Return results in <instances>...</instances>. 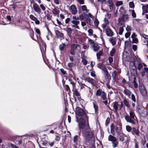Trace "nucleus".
<instances>
[{
	"mask_svg": "<svg viewBox=\"0 0 148 148\" xmlns=\"http://www.w3.org/2000/svg\"><path fill=\"white\" fill-rule=\"evenodd\" d=\"M76 114L77 121L79 123V128L84 129L82 132L83 137L87 140H95L93 130L90 127L88 123V122L86 124L84 120V118L87 120L88 119L84 111L80 108L77 107L76 108Z\"/></svg>",
	"mask_w": 148,
	"mask_h": 148,
	"instance_id": "1",
	"label": "nucleus"
},
{
	"mask_svg": "<svg viewBox=\"0 0 148 148\" xmlns=\"http://www.w3.org/2000/svg\"><path fill=\"white\" fill-rule=\"evenodd\" d=\"M111 132L113 133V132L116 131L117 133L121 132L122 131V124L120 122H118L116 125L112 124L110 126Z\"/></svg>",
	"mask_w": 148,
	"mask_h": 148,
	"instance_id": "2",
	"label": "nucleus"
},
{
	"mask_svg": "<svg viewBox=\"0 0 148 148\" xmlns=\"http://www.w3.org/2000/svg\"><path fill=\"white\" fill-rule=\"evenodd\" d=\"M71 47V48L70 52L71 54L73 55H75V51H77L78 52L80 51L81 47L79 45L74 44L72 45Z\"/></svg>",
	"mask_w": 148,
	"mask_h": 148,
	"instance_id": "3",
	"label": "nucleus"
},
{
	"mask_svg": "<svg viewBox=\"0 0 148 148\" xmlns=\"http://www.w3.org/2000/svg\"><path fill=\"white\" fill-rule=\"evenodd\" d=\"M139 88L141 94L143 96H145L147 94V91L145 86L143 84H140L139 85Z\"/></svg>",
	"mask_w": 148,
	"mask_h": 148,
	"instance_id": "4",
	"label": "nucleus"
},
{
	"mask_svg": "<svg viewBox=\"0 0 148 148\" xmlns=\"http://www.w3.org/2000/svg\"><path fill=\"white\" fill-rule=\"evenodd\" d=\"M138 112L141 115L145 117L147 115V112L143 107H142L140 109H139Z\"/></svg>",
	"mask_w": 148,
	"mask_h": 148,
	"instance_id": "5",
	"label": "nucleus"
},
{
	"mask_svg": "<svg viewBox=\"0 0 148 148\" xmlns=\"http://www.w3.org/2000/svg\"><path fill=\"white\" fill-rule=\"evenodd\" d=\"M125 118L127 122L131 123L133 125L135 124V122L133 120V119L129 115H126L125 117Z\"/></svg>",
	"mask_w": 148,
	"mask_h": 148,
	"instance_id": "6",
	"label": "nucleus"
},
{
	"mask_svg": "<svg viewBox=\"0 0 148 148\" xmlns=\"http://www.w3.org/2000/svg\"><path fill=\"white\" fill-rule=\"evenodd\" d=\"M70 10L73 14H75L77 12L76 7L73 5H71L70 6Z\"/></svg>",
	"mask_w": 148,
	"mask_h": 148,
	"instance_id": "7",
	"label": "nucleus"
},
{
	"mask_svg": "<svg viewBox=\"0 0 148 148\" xmlns=\"http://www.w3.org/2000/svg\"><path fill=\"white\" fill-rule=\"evenodd\" d=\"M106 32L107 35L109 36H112L113 35L114 33L111 29L108 27L106 29Z\"/></svg>",
	"mask_w": 148,
	"mask_h": 148,
	"instance_id": "8",
	"label": "nucleus"
},
{
	"mask_svg": "<svg viewBox=\"0 0 148 148\" xmlns=\"http://www.w3.org/2000/svg\"><path fill=\"white\" fill-rule=\"evenodd\" d=\"M33 7L34 10L35 12L39 14H40L41 13V9L39 8L37 4H36V5H33Z\"/></svg>",
	"mask_w": 148,
	"mask_h": 148,
	"instance_id": "9",
	"label": "nucleus"
},
{
	"mask_svg": "<svg viewBox=\"0 0 148 148\" xmlns=\"http://www.w3.org/2000/svg\"><path fill=\"white\" fill-rule=\"evenodd\" d=\"M118 26L119 27H123L124 26V23L122 18H119L118 19Z\"/></svg>",
	"mask_w": 148,
	"mask_h": 148,
	"instance_id": "10",
	"label": "nucleus"
},
{
	"mask_svg": "<svg viewBox=\"0 0 148 148\" xmlns=\"http://www.w3.org/2000/svg\"><path fill=\"white\" fill-rule=\"evenodd\" d=\"M73 92L74 95L77 96L78 99L80 100L81 99V97L79 95V93L77 90L76 89L74 88L73 89Z\"/></svg>",
	"mask_w": 148,
	"mask_h": 148,
	"instance_id": "11",
	"label": "nucleus"
},
{
	"mask_svg": "<svg viewBox=\"0 0 148 148\" xmlns=\"http://www.w3.org/2000/svg\"><path fill=\"white\" fill-rule=\"evenodd\" d=\"M116 38L114 37H111L109 41L113 46L114 45L116 44Z\"/></svg>",
	"mask_w": 148,
	"mask_h": 148,
	"instance_id": "12",
	"label": "nucleus"
},
{
	"mask_svg": "<svg viewBox=\"0 0 148 148\" xmlns=\"http://www.w3.org/2000/svg\"><path fill=\"white\" fill-rule=\"evenodd\" d=\"M99 46L97 44H94L92 46V48L94 51L97 52L99 49Z\"/></svg>",
	"mask_w": 148,
	"mask_h": 148,
	"instance_id": "13",
	"label": "nucleus"
},
{
	"mask_svg": "<svg viewBox=\"0 0 148 148\" xmlns=\"http://www.w3.org/2000/svg\"><path fill=\"white\" fill-rule=\"evenodd\" d=\"M97 67L102 70L103 72L107 69L106 67L101 64H97Z\"/></svg>",
	"mask_w": 148,
	"mask_h": 148,
	"instance_id": "14",
	"label": "nucleus"
},
{
	"mask_svg": "<svg viewBox=\"0 0 148 148\" xmlns=\"http://www.w3.org/2000/svg\"><path fill=\"white\" fill-rule=\"evenodd\" d=\"M108 139L109 141H111L112 142H114L117 140V139L116 137L111 135H110L109 136H108Z\"/></svg>",
	"mask_w": 148,
	"mask_h": 148,
	"instance_id": "15",
	"label": "nucleus"
},
{
	"mask_svg": "<svg viewBox=\"0 0 148 148\" xmlns=\"http://www.w3.org/2000/svg\"><path fill=\"white\" fill-rule=\"evenodd\" d=\"M132 133L133 134H136V136H138L139 134V131L135 127H134L132 128Z\"/></svg>",
	"mask_w": 148,
	"mask_h": 148,
	"instance_id": "16",
	"label": "nucleus"
},
{
	"mask_svg": "<svg viewBox=\"0 0 148 148\" xmlns=\"http://www.w3.org/2000/svg\"><path fill=\"white\" fill-rule=\"evenodd\" d=\"M119 136V140L121 141H123L124 140V135L123 134L122 132L118 133Z\"/></svg>",
	"mask_w": 148,
	"mask_h": 148,
	"instance_id": "17",
	"label": "nucleus"
},
{
	"mask_svg": "<svg viewBox=\"0 0 148 148\" xmlns=\"http://www.w3.org/2000/svg\"><path fill=\"white\" fill-rule=\"evenodd\" d=\"M141 5H143L142 9L143 11L146 13L148 12V4L145 5L142 4Z\"/></svg>",
	"mask_w": 148,
	"mask_h": 148,
	"instance_id": "18",
	"label": "nucleus"
},
{
	"mask_svg": "<svg viewBox=\"0 0 148 148\" xmlns=\"http://www.w3.org/2000/svg\"><path fill=\"white\" fill-rule=\"evenodd\" d=\"M56 35L60 39L64 38L63 34L58 31H56Z\"/></svg>",
	"mask_w": 148,
	"mask_h": 148,
	"instance_id": "19",
	"label": "nucleus"
},
{
	"mask_svg": "<svg viewBox=\"0 0 148 148\" xmlns=\"http://www.w3.org/2000/svg\"><path fill=\"white\" fill-rule=\"evenodd\" d=\"M15 143L17 145H20L22 143V140L21 139L16 138L14 140Z\"/></svg>",
	"mask_w": 148,
	"mask_h": 148,
	"instance_id": "20",
	"label": "nucleus"
},
{
	"mask_svg": "<svg viewBox=\"0 0 148 148\" xmlns=\"http://www.w3.org/2000/svg\"><path fill=\"white\" fill-rule=\"evenodd\" d=\"M124 93L128 97H130L131 94V92L127 89H125L124 90Z\"/></svg>",
	"mask_w": 148,
	"mask_h": 148,
	"instance_id": "21",
	"label": "nucleus"
},
{
	"mask_svg": "<svg viewBox=\"0 0 148 148\" xmlns=\"http://www.w3.org/2000/svg\"><path fill=\"white\" fill-rule=\"evenodd\" d=\"M108 6L110 10H112L113 8V3L112 0L108 1Z\"/></svg>",
	"mask_w": 148,
	"mask_h": 148,
	"instance_id": "22",
	"label": "nucleus"
},
{
	"mask_svg": "<svg viewBox=\"0 0 148 148\" xmlns=\"http://www.w3.org/2000/svg\"><path fill=\"white\" fill-rule=\"evenodd\" d=\"M112 105H113V108L115 110V111H117L118 109V103L116 102H114L112 104Z\"/></svg>",
	"mask_w": 148,
	"mask_h": 148,
	"instance_id": "23",
	"label": "nucleus"
},
{
	"mask_svg": "<svg viewBox=\"0 0 148 148\" xmlns=\"http://www.w3.org/2000/svg\"><path fill=\"white\" fill-rule=\"evenodd\" d=\"M105 77L108 79H109L111 78L110 75L108 74V71L106 69L105 71H104Z\"/></svg>",
	"mask_w": 148,
	"mask_h": 148,
	"instance_id": "24",
	"label": "nucleus"
},
{
	"mask_svg": "<svg viewBox=\"0 0 148 148\" xmlns=\"http://www.w3.org/2000/svg\"><path fill=\"white\" fill-rule=\"evenodd\" d=\"M86 80L89 83H91L92 85H94V81L93 79L90 78H87L86 79Z\"/></svg>",
	"mask_w": 148,
	"mask_h": 148,
	"instance_id": "25",
	"label": "nucleus"
},
{
	"mask_svg": "<svg viewBox=\"0 0 148 148\" xmlns=\"http://www.w3.org/2000/svg\"><path fill=\"white\" fill-rule=\"evenodd\" d=\"M82 62L83 64L84 65H86L87 63V61L85 59V57L82 55Z\"/></svg>",
	"mask_w": 148,
	"mask_h": 148,
	"instance_id": "26",
	"label": "nucleus"
},
{
	"mask_svg": "<svg viewBox=\"0 0 148 148\" xmlns=\"http://www.w3.org/2000/svg\"><path fill=\"white\" fill-rule=\"evenodd\" d=\"M103 52L101 51H100L99 52L97 53L96 56L97 57V58L99 60L100 58V56L102 55Z\"/></svg>",
	"mask_w": 148,
	"mask_h": 148,
	"instance_id": "27",
	"label": "nucleus"
},
{
	"mask_svg": "<svg viewBox=\"0 0 148 148\" xmlns=\"http://www.w3.org/2000/svg\"><path fill=\"white\" fill-rule=\"evenodd\" d=\"M83 11H85L86 13H87L89 11V10L87 9V8L86 5H84L81 7Z\"/></svg>",
	"mask_w": 148,
	"mask_h": 148,
	"instance_id": "28",
	"label": "nucleus"
},
{
	"mask_svg": "<svg viewBox=\"0 0 148 148\" xmlns=\"http://www.w3.org/2000/svg\"><path fill=\"white\" fill-rule=\"evenodd\" d=\"M116 52V49L114 48H113L110 52V55L111 56H113L115 54Z\"/></svg>",
	"mask_w": 148,
	"mask_h": 148,
	"instance_id": "29",
	"label": "nucleus"
},
{
	"mask_svg": "<svg viewBox=\"0 0 148 148\" xmlns=\"http://www.w3.org/2000/svg\"><path fill=\"white\" fill-rule=\"evenodd\" d=\"M129 114L130 115V116L133 119H134V117L135 116V115L134 113L132 111H130L129 112Z\"/></svg>",
	"mask_w": 148,
	"mask_h": 148,
	"instance_id": "30",
	"label": "nucleus"
},
{
	"mask_svg": "<svg viewBox=\"0 0 148 148\" xmlns=\"http://www.w3.org/2000/svg\"><path fill=\"white\" fill-rule=\"evenodd\" d=\"M101 98L103 99V100H106V94L104 92H102Z\"/></svg>",
	"mask_w": 148,
	"mask_h": 148,
	"instance_id": "31",
	"label": "nucleus"
},
{
	"mask_svg": "<svg viewBox=\"0 0 148 148\" xmlns=\"http://www.w3.org/2000/svg\"><path fill=\"white\" fill-rule=\"evenodd\" d=\"M123 28V27H119V34L120 35H122L124 29Z\"/></svg>",
	"mask_w": 148,
	"mask_h": 148,
	"instance_id": "32",
	"label": "nucleus"
},
{
	"mask_svg": "<svg viewBox=\"0 0 148 148\" xmlns=\"http://www.w3.org/2000/svg\"><path fill=\"white\" fill-rule=\"evenodd\" d=\"M88 35L89 36H92L93 34V30L91 29H89L88 31Z\"/></svg>",
	"mask_w": 148,
	"mask_h": 148,
	"instance_id": "33",
	"label": "nucleus"
},
{
	"mask_svg": "<svg viewBox=\"0 0 148 148\" xmlns=\"http://www.w3.org/2000/svg\"><path fill=\"white\" fill-rule=\"evenodd\" d=\"M112 146L113 147H115L117 146L118 144V142L116 140V141L112 142Z\"/></svg>",
	"mask_w": 148,
	"mask_h": 148,
	"instance_id": "34",
	"label": "nucleus"
},
{
	"mask_svg": "<svg viewBox=\"0 0 148 148\" xmlns=\"http://www.w3.org/2000/svg\"><path fill=\"white\" fill-rule=\"evenodd\" d=\"M66 46V44L64 43H62L60 45V50L62 51L63 50L64 47Z\"/></svg>",
	"mask_w": 148,
	"mask_h": 148,
	"instance_id": "35",
	"label": "nucleus"
},
{
	"mask_svg": "<svg viewBox=\"0 0 148 148\" xmlns=\"http://www.w3.org/2000/svg\"><path fill=\"white\" fill-rule=\"evenodd\" d=\"M126 130L129 132H130L132 130V127L128 125L126 126Z\"/></svg>",
	"mask_w": 148,
	"mask_h": 148,
	"instance_id": "36",
	"label": "nucleus"
},
{
	"mask_svg": "<svg viewBox=\"0 0 148 148\" xmlns=\"http://www.w3.org/2000/svg\"><path fill=\"white\" fill-rule=\"evenodd\" d=\"M123 4L122 1H117L116 4V6L119 7L120 5H122Z\"/></svg>",
	"mask_w": 148,
	"mask_h": 148,
	"instance_id": "37",
	"label": "nucleus"
},
{
	"mask_svg": "<svg viewBox=\"0 0 148 148\" xmlns=\"http://www.w3.org/2000/svg\"><path fill=\"white\" fill-rule=\"evenodd\" d=\"M65 30L67 32L68 34H71L72 32V29L69 27L65 29Z\"/></svg>",
	"mask_w": 148,
	"mask_h": 148,
	"instance_id": "38",
	"label": "nucleus"
},
{
	"mask_svg": "<svg viewBox=\"0 0 148 148\" xmlns=\"http://www.w3.org/2000/svg\"><path fill=\"white\" fill-rule=\"evenodd\" d=\"M71 22L73 24L77 25H78L79 23V21L75 20H72Z\"/></svg>",
	"mask_w": 148,
	"mask_h": 148,
	"instance_id": "39",
	"label": "nucleus"
},
{
	"mask_svg": "<svg viewBox=\"0 0 148 148\" xmlns=\"http://www.w3.org/2000/svg\"><path fill=\"white\" fill-rule=\"evenodd\" d=\"M30 18L32 20L34 21H35L36 20L37 18L36 17L34 16L32 14H30L29 16Z\"/></svg>",
	"mask_w": 148,
	"mask_h": 148,
	"instance_id": "40",
	"label": "nucleus"
},
{
	"mask_svg": "<svg viewBox=\"0 0 148 148\" xmlns=\"http://www.w3.org/2000/svg\"><path fill=\"white\" fill-rule=\"evenodd\" d=\"M116 71H114L112 73V78L113 79H115V77L116 76Z\"/></svg>",
	"mask_w": 148,
	"mask_h": 148,
	"instance_id": "41",
	"label": "nucleus"
},
{
	"mask_svg": "<svg viewBox=\"0 0 148 148\" xmlns=\"http://www.w3.org/2000/svg\"><path fill=\"white\" fill-rule=\"evenodd\" d=\"M129 6L130 8H134V3L132 2H130L129 3Z\"/></svg>",
	"mask_w": 148,
	"mask_h": 148,
	"instance_id": "42",
	"label": "nucleus"
},
{
	"mask_svg": "<svg viewBox=\"0 0 148 148\" xmlns=\"http://www.w3.org/2000/svg\"><path fill=\"white\" fill-rule=\"evenodd\" d=\"M9 147L12 148H19L15 145L11 143L9 145Z\"/></svg>",
	"mask_w": 148,
	"mask_h": 148,
	"instance_id": "43",
	"label": "nucleus"
},
{
	"mask_svg": "<svg viewBox=\"0 0 148 148\" xmlns=\"http://www.w3.org/2000/svg\"><path fill=\"white\" fill-rule=\"evenodd\" d=\"M124 103L125 105L128 107L130 106V105L128 101L126 99H124Z\"/></svg>",
	"mask_w": 148,
	"mask_h": 148,
	"instance_id": "44",
	"label": "nucleus"
},
{
	"mask_svg": "<svg viewBox=\"0 0 148 148\" xmlns=\"http://www.w3.org/2000/svg\"><path fill=\"white\" fill-rule=\"evenodd\" d=\"M102 92L100 90L98 89L97 90L96 92V95L97 96H100L101 94L102 95Z\"/></svg>",
	"mask_w": 148,
	"mask_h": 148,
	"instance_id": "45",
	"label": "nucleus"
},
{
	"mask_svg": "<svg viewBox=\"0 0 148 148\" xmlns=\"http://www.w3.org/2000/svg\"><path fill=\"white\" fill-rule=\"evenodd\" d=\"M92 103L93 105V107L95 109V111L96 112L97 111L98 109V106L96 104L95 102H93Z\"/></svg>",
	"mask_w": 148,
	"mask_h": 148,
	"instance_id": "46",
	"label": "nucleus"
},
{
	"mask_svg": "<svg viewBox=\"0 0 148 148\" xmlns=\"http://www.w3.org/2000/svg\"><path fill=\"white\" fill-rule=\"evenodd\" d=\"M89 45L88 44H84L83 46V48L84 49H88L89 48Z\"/></svg>",
	"mask_w": 148,
	"mask_h": 148,
	"instance_id": "47",
	"label": "nucleus"
},
{
	"mask_svg": "<svg viewBox=\"0 0 148 148\" xmlns=\"http://www.w3.org/2000/svg\"><path fill=\"white\" fill-rule=\"evenodd\" d=\"M131 34V33L128 32L126 33L125 34V37L126 38H128Z\"/></svg>",
	"mask_w": 148,
	"mask_h": 148,
	"instance_id": "48",
	"label": "nucleus"
},
{
	"mask_svg": "<svg viewBox=\"0 0 148 148\" xmlns=\"http://www.w3.org/2000/svg\"><path fill=\"white\" fill-rule=\"evenodd\" d=\"M94 23V25L96 26H97L99 24V21L97 19H95Z\"/></svg>",
	"mask_w": 148,
	"mask_h": 148,
	"instance_id": "49",
	"label": "nucleus"
},
{
	"mask_svg": "<svg viewBox=\"0 0 148 148\" xmlns=\"http://www.w3.org/2000/svg\"><path fill=\"white\" fill-rule=\"evenodd\" d=\"M132 12V16L134 18L136 17V14L134 12V10H131Z\"/></svg>",
	"mask_w": 148,
	"mask_h": 148,
	"instance_id": "50",
	"label": "nucleus"
},
{
	"mask_svg": "<svg viewBox=\"0 0 148 148\" xmlns=\"http://www.w3.org/2000/svg\"><path fill=\"white\" fill-rule=\"evenodd\" d=\"M48 144H49V145L50 147H52L54 145V142H50L49 141L47 142Z\"/></svg>",
	"mask_w": 148,
	"mask_h": 148,
	"instance_id": "51",
	"label": "nucleus"
},
{
	"mask_svg": "<svg viewBox=\"0 0 148 148\" xmlns=\"http://www.w3.org/2000/svg\"><path fill=\"white\" fill-rule=\"evenodd\" d=\"M132 42L134 43H136L138 42V40L137 38H133Z\"/></svg>",
	"mask_w": 148,
	"mask_h": 148,
	"instance_id": "52",
	"label": "nucleus"
},
{
	"mask_svg": "<svg viewBox=\"0 0 148 148\" xmlns=\"http://www.w3.org/2000/svg\"><path fill=\"white\" fill-rule=\"evenodd\" d=\"M86 16L88 17H90L92 18L93 19L94 18V17L93 15H92L90 13H89L86 15Z\"/></svg>",
	"mask_w": 148,
	"mask_h": 148,
	"instance_id": "53",
	"label": "nucleus"
},
{
	"mask_svg": "<svg viewBox=\"0 0 148 148\" xmlns=\"http://www.w3.org/2000/svg\"><path fill=\"white\" fill-rule=\"evenodd\" d=\"M35 30L36 32L38 34L40 35V30L38 28H36Z\"/></svg>",
	"mask_w": 148,
	"mask_h": 148,
	"instance_id": "54",
	"label": "nucleus"
},
{
	"mask_svg": "<svg viewBox=\"0 0 148 148\" xmlns=\"http://www.w3.org/2000/svg\"><path fill=\"white\" fill-rule=\"evenodd\" d=\"M132 29V27L130 26L127 25L126 28V30L127 31H130Z\"/></svg>",
	"mask_w": 148,
	"mask_h": 148,
	"instance_id": "55",
	"label": "nucleus"
},
{
	"mask_svg": "<svg viewBox=\"0 0 148 148\" xmlns=\"http://www.w3.org/2000/svg\"><path fill=\"white\" fill-rule=\"evenodd\" d=\"M46 140H45L44 141H43L42 143V144L43 146H46V144H48Z\"/></svg>",
	"mask_w": 148,
	"mask_h": 148,
	"instance_id": "56",
	"label": "nucleus"
},
{
	"mask_svg": "<svg viewBox=\"0 0 148 148\" xmlns=\"http://www.w3.org/2000/svg\"><path fill=\"white\" fill-rule=\"evenodd\" d=\"M88 41L90 44H94L95 43V42L93 40L89 38L88 39Z\"/></svg>",
	"mask_w": 148,
	"mask_h": 148,
	"instance_id": "57",
	"label": "nucleus"
},
{
	"mask_svg": "<svg viewBox=\"0 0 148 148\" xmlns=\"http://www.w3.org/2000/svg\"><path fill=\"white\" fill-rule=\"evenodd\" d=\"M132 49H133V50L135 51L137 50V46L136 45H133L132 46Z\"/></svg>",
	"mask_w": 148,
	"mask_h": 148,
	"instance_id": "58",
	"label": "nucleus"
},
{
	"mask_svg": "<svg viewBox=\"0 0 148 148\" xmlns=\"http://www.w3.org/2000/svg\"><path fill=\"white\" fill-rule=\"evenodd\" d=\"M131 98L132 100L134 102H135L136 101L134 95L133 94H132L131 95Z\"/></svg>",
	"mask_w": 148,
	"mask_h": 148,
	"instance_id": "59",
	"label": "nucleus"
},
{
	"mask_svg": "<svg viewBox=\"0 0 148 148\" xmlns=\"http://www.w3.org/2000/svg\"><path fill=\"white\" fill-rule=\"evenodd\" d=\"M108 24H106V23H105V24H103L102 25V26L103 29H105V30L106 29V28L107 27V26Z\"/></svg>",
	"mask_w": 148,
	"mask_h": 148,
	"instance_id": "60",
	"label": "nucleus"
},
{
	"mask_svg": "<svg viewBox=\"0 0 148 148\" xmlns=\"http://www.w3.org/2000/svg\"><path fill=\"white\" fill-rule=\"evenodd\" d=\"M143 67V65L142 64H138V69L139 70H140V69H141V68L142 67Z\"/></svg>",
	"mask_w": 148,
	"mask_h": 148,
	"instance_id": "61",
	"label": "nucleus"
},
{
	"mask_svg": "<svg viewBox=\"0 0 148 148\" xmlns=\"http://www.w3.org/2000/svg\"><path fill=\"white\" fill-rule=\"evenodd\" d=\"M40 7L43 10H45V7L44 6V5L42 4L40 5Z\"/></svg>",
	"mask_w": 148,
	"mask_h": 148,
	"instance_id": "62",
	"label": "nucleus"
},
{
	"mask_svg": "<svg viewBox=\"0 0 148 148\" xmlns=\"http://www.w3.org/2000/svg\"><path fill=\"white\" fill-rule=\"evenodd\" d=\"M77 1L80 4H84V0H77Z\"/></svg>",
	"mask_w": 148,
	"mask_h": 148,
	"instance_id": "63",
	"label": "nucleus"
},
{
	"mask_svg": "<svg viewBox=\"0 0 148 148\" xmlns=\"http://www.w3.org/2000/svg\"><path fill=\"white\" fill-rule=\"evenodd\" d=\"M35 23L37 25H39L40 24V21L38 20V18H36L35 21Z\"/></svg>",
	"mask_w": 148,
	"mask_h": 148,
	"instance_id": "64",
	"label": "nucleus"
}]
</instances>
